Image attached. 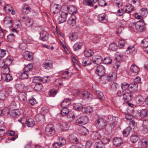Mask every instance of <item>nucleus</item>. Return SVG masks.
<instances>
[{
    "mask_svg": "<svg viewBox=\"0 0 148 148\" xmlns=\"http://www.w3.org/2000/svg\"><path fill=\"white\" fill-rule=\"evenodd\" d=\"M133 28L139 32H143L146 28L145 23L142 20L133 23Z\"/></svg>",
    "mask_w": 148,
    "mask_h": 148,
    "instance_id": "nucleus-1",
    "label": "nucleus"
},
{
    "mask_svg": "<svg viewBox=\"0 0 148 148\" xmlns=\"http://www.w3.org/2000/svg\"><path fill=\"white\" fill-rule=\"evenodd\" d=\"M55 130L53 126L48 125L46 127L45 133L48 136H51L54 135Z\"/></svg>",
    "mask_w": 148,
    "mask_h": 148,
    "instance_id": "nucleus-2",
    "label": "nucleus"
},
{
    "mask_svg": "<svg viewBox=\"0 0 148 148\" xmlns=\"http://www.w3.org/2000/svg\"><path fill=\"white\" fill-rule=\"evenodd\" d=\"M95 73L98 76L100 77V79H101V77L103 76L105 73V67L102 65L97 66L96 69Z\"/></svg>",
    "mask_w": 148,
    "mask_h": 148,
    "instance_id": "nucleus-3",
    "label": "nucleus"
},
{
    "mask_svg": "<svg viewBox=\"0 0 148 148\" xmlns=\"http://www.w3.org/2000/svg\"><path fill=\"white\" fill-rule=\"evenodd\" d=\"M116 58L115 60V62L114 67L115 69H117L119 67L120 62L122 61L123 55L117 53L116 54Z\"/></svg>",
    "mask_w": 148,
    "mask_h": 148,
    "instance_id": "nucleus-4",
    "label": "nucleus"
},
{
    "mask_svg": "<svg viewBox=\"0 0 148 148\" xmlns=\"http://www.w3.org/2000/svg\"><path fill=\"white\" fill-rule=\"evenodd\" d=\"M22 21L27 27L32 26L34 23V21L32 19L27 16L23 17Z\"/></svg>",
    "mask_w": 148,
    "mask_h": 148,
    "instance_id": "nucleus-5",
    "label": "nucleus"
},
{
    "mask_svg": "<svg viewBox=\"0 0 148 148\" xmlns=\"http://www.w3.org/2000/svg\"><path fill=\"white\" fill-rule=\"evenodd\" d=\"M59 13L60 15L58 19V22L59 24H61L66 21L68 13L62 11H60Z\"/></svg>",
    "mask_w": 148,
    "mask_h": 148,
    "instance_id": "nucleus-6",
    "label": "nucleus"
},
{
    "mask_svg": "<svg viewBox=\"0 0 148 148\" xmlns=\"http://www.w3.org/2000/svg\"><path fill=\"white\" fill-rule=\"evenodd\" d=\"M126 119L128 121H129V125L131 127H135L137 125L136 123H135L134 121V118L133 116L130 114H127L125 115Z\"/></svg>",
    "mask_w": 148,
    "mask_h": 148,
    "instance_id": "nucleus-7",
    "label": "nucleus"
},
{
    "mask_svg": "<svg viewBox=\"0 0 148 148\" xmlns=\"http://www.w3.org/2000/svg\"><path fill=\"white\" fill-rule=\"evenodd\" d=\"M96 125L97 127L103 128L106 126V121L102 118H99L96 122Z\"/></svg>",
    "mask_w": 148,
    "mask_h": 148,
    "instance_id": "nucleus-8",
    "label": "nucleus"
},
{
    "mask_svg": "<svg viewBox=\"0 0 148 148\" xmlns=\"http://www.w3.org/2000/svg\"><path fill=\"white\" fill-rule=\"evenodd\" d=\"M61 8L60 5L56 4H52L51 5V10L54 14L57 13Z\"/></svg>",
    "mask_w": 148,
    "mask_h": 148,
    "instance_id": "nucleus-9",
    "label": "nucleus"
},
{
    "mask_svg": "<svg viewBox=\"0 0 148 148\" xmlns=\"http://www.w3.org/2000/svg\"><path fill=\"white\" fill-rule=\"evenodd\" d=\"M53 63L52 61L50 60H48L43 63L42 66L46 69H50L52 68Z\"/></svg>",
    "mask_w": 148,
    "mask_h": 148,
    "instance_id": "nucleus-10",
    "label": "nucleus"
},
{
    "mask_svg": "<svg viewBox=\"0 0 148 148\" xmlns=\"http://www.w3.org/2000/svg\"><path fill=\"white\" fill-rule=\"evenodd\" d=\"M77 121L79 125H83L87 123L88 122V119L87 116H82L78 118Z\"/></svg>",
    "mask_w": 148,
    "mask_h": 148,
    "instance_id": "nucleus-11",
    "label": "nucleus"
},
{
    "mask_svg": "<svg viewBox=\"0 0 148 148\" xmlns=\"http://www.w3.org/2000/svg\"><path fill=\"white\" fill-rule=\"evenodd\" d=\"M49 34L47 32L45 31H42L40 33V40L42 41H45L48 39Z\"/></svg>",
    "mask_w": 148,
    "mask_h": 148,
    "instance_id": "nucleus-12",
    "label": "nucleus"
},
{
    "mask_svg": "<svg viewBox=\"0 0 148 148\" xmlns=\"http://www.w3.org/2000/svg\"><path fill=\"white\" fill-rule=\"evenodd\" d=\"M78 95H82L84 99H88L90 95V92L87 91L80 90L78 92Z\"/></svg>",
    "mask_w": 148,
    "mask_h": 148,
    "instance_id": "nucleus-13",
    "label": "nucleus"
},
{
    "mask_svg": "<svg viewBox=\"0 0 148 148\" xmlns=\"http://www.w3.org/2000/svg\"><path fill=\"white\" fill-rule=\"evenodd\" d=\"M76 17L74 15H72L68 19L67 22L70 26H73L76 23Z\"/></svg>",
    "mask_w": 148,
    "mask_h": 148,
    "instance_id": "nucleus-14",
    "label": "nucleus"
},
{
    "mask_svg": "<svg viewBox=\"0 0 148 148\" xmlns=\"http://www.w3.org/2000/svg\"><path fill=\"white\" fill-rule=\"evenodd\" d=\"M124 9L125 13H130L134 10V8L132 5L128 4L124 6Z\"/></svg>",
    "mask_w": 148,
    "mask_h": 148,
    "instance_id": "nucleus-15",
    "label": "nucleus"
},
{
    "mask_svg": "<svg viewBox=\"0 0 148 148\" xmlns=\"http://www.w3.org/2000/svg\"><path fill=\"white\" fill-rule=\"evenodd\" d=\"M117 78V75L116 73L111 72L107 76L108 80L111 82H114Z\"/></svg>",
    "mask_w": 148,
    "mask_h": 148,
    "instance_id": "nucleus-16",
    "label": "nucleus"
},
{
    "mask_svg": "<svg viewBox=\"0 0 148 148\" xmlns=\"http://www.w3.org/2000/svg\"><path fill=\"white\" fill-rule=\"evenodd\" d=\"M138 86L137 83H132L129 84V90L131 92H134L137 91Z\"/></svg>",
    "mask_w": 148,
    "mask_h": 148,
    "instance_id": "nucleus-17",
    "label": "nucleus"
},
{
    "mask_svg": "<svg viewBox=\"0 0 148 148\" xmlns=\"http://www.w3.org/2000/svg\"><path fill=\"white\" fill-rule=\"evenodd\" d=\"M113 141L114 145L116 146H120L123 143L122 139L121 138H115Z\"/></svg>",
    "mask_w": 148,
    "mask_h": 148,
    "instance_id": "nucleus-18",
    "label": "nucleus"
},
{
    "mask_svg": "<svg viewBox=\"0 0 148 148\" xmlns=\"http://www.w3.org/2000/svg\"><path fill=\"white\" fill-rule=\"evenodd\" d=\"M35 124L34 120L32 119H29L26 121V124L28 127H32L35 125Z\"/></svg>",
    "mask_w": 148,
    "mask_h": 148,
    "instance_id": "nucleus-19",
    "label": "nucleus"
},
{
    "mask_svg": "<svg viewBox=\"0 0 148 148\" xmlns=\"http://www.w3.org/2000/svg\"><path fill=\"white\" fill-rule=\"evenodd\" d=\"M130 71L133 73H137L139 71V69L137 66L133 64L130 67Z\"/></svg>",
    "mask_w": 148,
    "mask_h": 148,
    "instance_id": "nucleus-20",
    "label": "nucleus"
},
{
    "mask_svg": "<svg viewBox=\"0 0 148 148\" xmlns=\"http://www.w3.org/2000/svg\"><path fill=\"white\" fill-rule=\"evenodd\" d=\"M102 60V58L101 56L99 55H97L94 58L93 62L94 63L99 64L101 63Z\"/></svg>",
    "mask_w": 148,
    "mask_h": 148,
    "instance_id": "nucleus-21",
    "label": "nucleus"
},
{
    "mask_svg": "<svg viewBox=\"0 0 148 148\" xmlns=\"http://www.w3.org/2000/svg\"><path fill=\"white\" fill-rule=\"evenodd\" d=\"M24 58L27 61H30L32 59V53L28 51L25 52L23 54Z\"/></svg>",
    "mask_w": 148,
    "mask_h": 148,
    "instance_id": "nucleus-22",
    "label": "nucleus"
},
{
    "mask_svg": "<svg viewBox=\"0 0 148 148\" xmlns=\"http://www.w3.org/2000/svg\"><path fill=\"white\" fill-rule=\"evenodd\" d=\"M69 139L71 143H75L78 142V139L76 137V134H71L69 136Z\"/></svg>",
    "mask_w": 148,
    "mask_h": 148,
    "instance_id": "nucleus-23",
    "label": "nucleus"
},
{
    "mask_svg": "<svg viewBox=\"0 0 148 148\" xmlns=\"http://www.w3.org/2000/svg\"><path fill=\"white\" fill-rule=\"evenodd\" d=\"M71 101L69 99H65L62 101L61 104L62 107L67 108L71 104Z\"/></svg>",
    "mask_w": 148,
    "mask_h": 148,
    "instance_id": "nucleus-24",
    "label": "nucleus"
},
{
    "mask_svg": "<svg viewBox=\"0 0 148 148\" xmlns=\"http://www.w3.org/2000/svg\"><path fill=\"white\" fill-rule=\"evenodd\" d=\"M132 95L130 93L125 92L123 95V99L125 101H130L132 100Z\"/></svg>",
    "mask_w": 148,
    "mask_h": 148,
    "instance_id": "nucleus-25",
    "label": "nucleus"
},
{
    "mask_svg": "<svg viewBox=\"0 0 148 148\" xmlns=\"http://www.w3.org/2000/svg\"><path fill=\"white\" fill-rule=\"evenodd\" d=\"M105 14L104 13L99 14L98 16V19L103 23H106L107 21L105 18Z\"/></svg>",
    "mask_w": 148,
    "mask_h": 148,
    "instance_id": "nucleus-26",
    "label": "nucleus"
},
{
    "mask_svg": "<svg viewBox=\"0 0 148 148\" xmlns=\"http://www.w3.org/2000/svg\"><path fill=\"white\" fill-rule=\"evenodd\" d=\"M83 45L82 43L80 42L76 43L73 46V49L75 51H77L81 49Z\"/></svg>",
    "mask_w": 148,
    "mask_h": 148,
    "instance_id": "nucleus-27",
    "label": "nucleus"
},
{
    "mask_svg": "<svg viewBox=\"0 0 148 148\" xmlns=\"http://www.w3.org/2000/svg\"><path fill=\"white\" fill-rule=\"evenodd\" d=\"M69 37L71 41H75L78 38L77 33L75 32L71 33L69 34Z\"/></svg>",
    "mask_w": 148,
    "mask_h": 148,
    "instance_id": "nucleus-28",
    "label": "nucleus"
},
{
    "mask_svg": "<svg viewBox=\"0 0 148 148\" xmlns=\"http://www.w3.org/2000/svg\"><path fill=\"white\" fill-rule=\"evenodd\" d=\"M69 12L71 14H74L77 12L76 8L73 5H70L67 8Z\"/></svg>",
    "mask_w": 148,
    "mask_h": 148,
    "instance_id": "nucleus-29",
    "label": "nucleus"
},
{
    "mask_svg": "<svg viewBox=\"0 0 148 148\" xmlns=\"http://www.w3.org/2000/svg\"><path fill=\"white\" fill-rule=\"evenodd\" d=\"M74 108L75 110L78 111L82 110L83 109V105L80 103H75L74 105Z\"/></svg>",
    "mask_w": 148,
    "mask_h": 148,
    "instance_id": "nucleus-30",
    "label": "nucleus"
},
{
    "mask_svg": "<svg viewBox=\"0 0 148 148\" xmlns=\"http://www.w3.org/2000/svg\"><path fill=\"white\" fill-rule=\"evenodd\" d=\"M21 114L18 110H12L11 113V115L12 117H18Z\"/></svg>",
    "mask_w": 148,
    "mask_h": 148,
    "instance_id": "nucleus-31",
    "label": "nucleus"
},
{
    "mask_svg": "<svg viewBox=\"0 0 148 148\" xmlns=\"http://www.w3.org/2000/svg\"><path fill=\"white\" fill-rule=\"evenodd\" d=\"M91 63V60L90 59L88 58L83 60L82 64L83 66H85L90 64Z\"/></svg>",
    "mask_w": 148,
    "mask_h": 148,
    "instance_id": "nucleus-32",
    "label": "nucleus"
},
{
    "mask_svg": "<svg viewBox=\"0 0 148 148\" xmlns=\"http://www.w3.org/2000/svg\"><path fill=\"white\" fill-rule=\"evenodd\" d=\"M8 96V93L5 91H3L0 93V99L2 101L5 100Z\"/></svg>",
    "mask_w": 148,
    "mask_h": 148,
    "instance_id": "nucleus-33",
    "label": "nucleus"
},
{
    "mask_svg": "<svg viewBox=\"0 0 148 148\" xmlns=\"http://www.w3.org/2000/svg\"><path fill=\"white\" fill-rule=\"evenodd\" d=\"M93 111V109L90 106H88L85 107L82 109V112L83 113H85L87 114H90Z\"/></svg>",
    "mask_w": 148,
    "mask_h": 148,
    "instance_id": "nucleus-34",
    "label": "nucleus"
},
{
    "mask_svg": "<svg viewBox=\"0 0 148 148\" xmlns=\"http://www.w3.org/2000/svg\"><path fill=\"white\" fill-rule=\"evenodd\" d=\"M134 50V45H130L127 47L126 51V53L127 54H130L133 52Z\"/></svg>",
    "mask_w": 148,
    "mask_h": 148,
    "instance_id": "nucleus-35",
    "label": "nucleus"
},
{
    "mask_svg": "<svg viewBox=\"0 0 148 148\" xmlns=\"http://www.w3.org/2000/svg\"><path fill=\"white\" fill-rule=\"evenodd\" d=\"M71 74L67 71L64 72L62 74V77L64 79H67L71 76Z\"/></svg>",
    "mask_w": 148,
    "mask_h": 148,
    "instance_id": "nucleus-36",
    "label": "nucleus"
},
{
    "mask_svg": "<svg viewBox=\"0 0 148 148\" xmlns=\"http://www.w3.org/2000/svg\"><path fill=\"white\" fill-rule=\"evenodd\" d=\"M28 73L24 71L23 73H21L20 75V78L21 79H25L28 77Z\"/></svg>",
    "mask_w": 148,
    "mask_h": 148,
    "instance_id": "nucleus-37",
    "label": "nucleus"
},
{
    "mask_svg": "<svg viewBox=\"0 0 148 148\" xmlns=\"http://www.w3.org/2000/svg\"><path fill=\"white\" fill-rule=\"evenodd\" d=\"M140 12L141 14L144 16H146L148 14V10L146 8H143L140 10Z\"/></svg>",
    "mask_w": 148,
    "mask_h": 148,
    "instance_id": "nucleus-38",
    "label": "nucleus"
},
{
    "mask_svg": "<svg viewBox=\"0 0 148 148\" xmlns=\"http://www.w3.org/2000/svg\"><path fill=\"white\" fill-rule=\"evenodd\" d=\"M92 135L95 140H98L101 137V135L97 131L94 132L92 133Z\"/></svg>",
    "mask_w": 148,
    "mask_h": 148,
    "instance_id": "nucleus-39",
    "label": "nucleus"
},
{
    "mask_svg": "<svg viewBox=\"0 0 148 148\" xmlns=\"http://www.w3.org/2000/svg\"><path fill=\"white\" fill-rule=\"evenodd\" d=\"M63 108L62 109L61 113V114L63 116H66L67 114L69 112V110L66 107H62Z\"/></svg>",
    "mask_w": 148,
    "mask_h": 148,
    "instance_id": "nucleus-40",
    "label": "nucleus"
},
{
    "mask_svg": "<svg viewBox=\"0 0 148 148\" xmlns=\"http://www.w3.org/2000/svg\"><path fill=\"white\" fill-rule=\"evenodd\" d=\"M121 88L123 91L129 90V84L126 83H123L121 84Z\"/></svg>",
    "mask_w": 148,
    "mask_h": 148,
    "instance_id": "nucleus-41",
    "label": "nucleus"
},
{
    "mask_svg": "<svg viewBox=\"0 0 148 148\" xmlns=\"http://www.w3.org/2000/svg\"><path fill=\"white\" fill-rule=\"evenodd\" d=\"M70 126V123L69 122H64L62 125V128L64 130H67L69 129Z\"/></svg>",
    "mask_w": 148,
    "mask_h": 148,
    "instance_id": "nucleus-42",
    "label": "nucleus"
},
{
    "mask_svg": "<svg viewBox=\"0 0 148 148\" xmlns=\"http://www.w3.org/2000/svg\"><path fill=\"white\" fill-rule=\"evenodd\" d=\"M131 131V129L130 127H128L123 132V136H127L130 134Z\"/></svg>",
    "mask_w": 148,
    "mask_h": 148,
    "instance_id": "nucleus-43",
    "label": "nucleus"
},
{
    "mask_svg": "<svg viewBox=\"0 0 148 148\" xmlns=\"http://www.w3.org/2000/svg\"><path fill=\"white\" fill-rule=\"evenodd\" d=\"M84 53L86 57H89L92 56L93 53L92 50H88L84 51Z\"/></svg>",
    "mask_w": 148,
    "mask_h": 148,
    "instance_id": "nucleus-44",
    "label": "nucleus"
},
{
    "mask_svg": "<svg viewBox=\"0 0 148 148\" xmlns=\"http://www.w3.org/2000/svg\"><path fill=\"white\" fill-rule=\"evenodd\" d=\"M147 115V111L145 109L142 110L140 112V116L142 118H145Z\"/></svg>",
    "mask_w": 148,
    "mask_h": 148,
    "instance_id": "nucleus-45",
    "label": "nucleus"
},
{
    "mask_svg": "<svg viewBox=\"0 0 148 148\" xmlns=\"http://www.w3.org/2000/svg\"><path fill=\"white\" fill-rule=\"evenodd\" d=\"M117 48V45L116 44L114 43H111L109 45V49L113 51H116Z\"/></svg>",
    "mask_w": 148,
    "mask_h": 148,
    "instance_id": "nucleus-46",
    "label": "nucleus"
},
{
    "mask_svg": "<svg viewBox=\"0 0 148 148\" xmlns=\"http://www.w3.org/2000/svg\"><path fill=\"white\" fill-rule=\"evenodd\" d=\"M13 61L12 58L10 56H8L5 59V62L7 66L11 64Z\"/></svg>",
    "mask_w": 148,
    "mask_h": 148,
    "instance_id": "nucleus-47",
    "label": "nucleus"
},
{
    "mask_svg": "<svg viewBox=\"0 0 148 148\" xmlns=\"http://www.w3.org/2000/svg\"><path fill=\"white\" fill-rule=\"evenodd\" d=\"M23 11L26 14H28L30 11V7L27 5H24L23 7Z\"/></svg>",
    "mask_w": 148,
    "mask_h": 148,
    "instance_id": "nucleus-48",
    "label": "nucleus"
},
{
    "mask_svg": "<svg viewBox=\"0 0 148 148\" xmlns=\"http://www.w3.org/2000/svg\"><path fill=\"white\" fill-rule=\"evenodd\" d=\"M58 92L57 90L52 89L50 90L48 92V94L50 97H54Z\"/></svg>",
    "mask_w": 148,
    "mask_h": 148,
    "instance_id": "nucleus-49",
    "label": "nucleus"
},
{
    "mask_svg": "<svg viewBox=\"0 0 148 148\" xmlns=\"http://www.w3.org/2000/svg\"><path fill=\"white\" fill-rule=\"evenodd\" d=\"M36 119L38 121H40L43 120L44 118V115L41 113L37 114L36 115Z\"/></svg>",
    "mask_w": 148,
    "mask_h": 148,
    "instance_id": "nucleus-50",
    "label": "nucleus"
},
{
    "mask_svg": "<svg viewBox=\"0 0 148 148\" xmlns=\"http://www.w3.org/2000/svg\"><path fill=\"white\" fill-rule=\"evenodd\" d=\"M112 60L109 57H106L104 58L103 62L104 64H110L112 63Z\"/></svg>",
    "mask_w": 148,
    "mask_h": 148,
    "instance_id": "nucleus-51",
    "label": "nucleus"
},
{
    "mask_svg": "<svg viewBox=\"0 0 148 148\" xmlns=\"http://www.w3.org/2000/svg\"><path fill=\"white\" fill-rule=\"evenodd\" d=\"M59 141L58 143L61 146H62L65 145L66 143V140L64 138L62 137H59L58 138Z\"/></svg>",
    "mask_w": 148,
    "mask_h": 148,
    "instance_id": "nucleus-52",
    "label": "nucleus"
},
{
    "mask_svg": "<svg viewBox=\"0 0 148 148\" xmlns=\"http://www.w3.org/2000/svg\"><path fill=\"white\" fill-rule=\"evenodd\" d=\"M80 130L81 133L83 135H86L88 133V130L84 127H82Z\"/></svg>",
    "mask_w": 148,
    "mask_h": 148,
    "instance_id": "nucleus-53",
    "label": "nucleus"
},
{
    "mask_svg": "<svg viewBox=\"0 0 148 148\" xmlns=\"http://www.w3.org/2000/svg\"><path fill=\"white\" fill-rule=\"evenodd\" d=\"M126 43V41L121 39H120L119 41V46L121 48H123Z\"/></svg>",
    "mask_w": 148,
    "mask_h": 148,
    "instance_id": "nucleus-54",
    "label": "nucleus"
},
{
    "mask_svg": "<svg viewBox=\"0 0 148 148\" xmlns=\"http://www.w3.org/2000/svg\"><path fill=\"white\" fill-rule=\"evenodd\" d=\"M5 67L3 68V73L4 75H6L9 74L10 70L8 66L6 65Z\"/></svg>",
    "mask_w": 148,
    "mask_h": 148,
    "instance_id": "nucleus-55",
    "label": "nucleus"
},
{
    "mask_svg": "<svg viewBox=\"0 0 148 148\" xmlns=\"http://www.w3.org/2000/svg\"><path fill=\"white\" fill-rule=\"evenodd\" d=\"M4 9L6 12H10L12 10V8L10 4H7L4 7Z\"/></svg>",
    "mask_w": 148,
    "mask_h": 148,
    "instance_id": "nucleus-56",
    "label": "nucleus"
},
{
    "mask_svg": "<svg viewBox=\"0 0 148 148\" xmlns=\"http://www.w3.org/2000/svg\"><path fill=\"white\" fill-rule=\"evenodd\" d=\"M32 65L31 64H29L26 65L24 69V71L28 73V72L30 71L32 68Z\"/></svg>",
    "mask_w": 148,
    "mask_h": 148,
    "instance_id": "nucleus-57",
    "label": "nucleus"
},
{
    "mask_svg": "<svg viewBox=\"0 0 148 148\" xmlns=\"http://www.w3.org/2000/svg\"><path fill=\"white\" fill-rule=\"evenodd\" d=\"M95 148H104V144L102 142H99L95 144Z\"/></svg>",
    "mask_w": 148,
    "mask_h": 148,
    "instance_id": "nucleus-58",
    "label": "nucleus"
},
{
    "mask_svg": "<svg viewBox=\"0 0 148 148\" xmlns=\"http://www.w3.org/2000/svg\"><path fill=\"white\" fill-rule=\"evenodd\" d=\"M49 110L48 107L45 106L41 109V113L44 115L46 113L48 112Z\"/></svg>",
    "mask_w": 148,
    "mask_h": 148,
    "instance_id": "nucleus-59",
    "label": "nucleus"
},
{
    "mask_svg": "<svg viewBox=\"0 0 148 148\" xmlns=\"http://www.w3.org/2000/svg\"><path fill=\"white\" fill-rule=\"evenodd\" d=\"M96 95L101 100H103L104 97L103 93L100 91H96Z\"/></svg>",
    "mask_w": 148,
    "mask_h": 148,
    "instance_id": "nucleus-60",
    "label": "nucleus"
},
{
    "mask_svg": "<svg viewBox=\"0 0 148 148\" xmlns=\"http://www.w3.org/2000/svg\"><path fill=\"white\" fill-rule=\"evenodd\" d=\"M7 39L10 41H13L15 39V36L13 34H10L7 36Z\"/></svg>",
    "mask_w": 148,
    "mask_h": 148,
    "instance_id": "nucleus-61",
    "label": "nucleus"
},
{
    "mask_svg": "<svg viewBox=\"0 0 148 148\" xmlns=\"http://www.w3.org/2000/svg\"><path fill=\"white\" fill-rule=\"evenodd\" d=\"M138 140V136L136 135H132L130 138L131 141L133 143L136 142Z\"/></svg>",
    "mask_w": 148,
    "mask_h": 148,
    "instance_id": "nucleus-62",
    "label": "nucleus"
},
{
    "mask_svg": "<svg viewBox=\"0 0 148 148\" xmlns=\"http://www.w3.org/2000/svg\"><path fill=\"white\" fill-rule=\"evenodd\" d=\"M29 102L32 106L35 105L37 103L36 99L33 97L29 99Z\"/></svg>",
    "mask_w": 148,
    "mask_h": 148,
    "instance_id": "nucleus-63",
    "label": "nucleus"
},
{
    "mask_svg": "<svg viewBox=\"0 0 148 148\" xmlns=\"http://www.w3.org/2000/svg\"><path fill=\"white\" fill-rule=\"evenodd\" d=\"M143 46L146 48L148 45V39H145L141 41Z\"/></svg>",
    "mask_w": 148,
    "mask_h": 148,
    "instance_id": "nucleus-64",
    "label": "nucleus"
}]
</instances>
